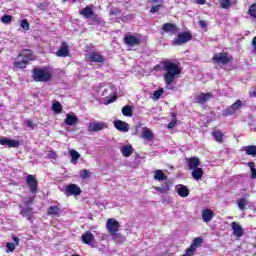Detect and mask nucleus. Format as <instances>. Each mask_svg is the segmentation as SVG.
Instances as JSON below:
<instances>
[{
	"label": "nucleus",
	"instance_id": "f8f14e48",
	"mask_svg": "<svg viewBox=\"0 0 256 256\" xmlns=\"http://www.w3.org/2000/svg\"><path fill=\"white\" fill-rule=\"evenodd\" d=\"M65 195H67V196L81 195V188L79 186H77L76 184H70V185L66 186Z\"/></svg>",
	"mask_w": 256,
	"mask_h": 256
},
{
	"label": "nucleus",
	"instance_id": "680f3d73",
	"mask_svg": "<svg viewBox=\"0 0 256 256\" xmlns=\"http://www.w3.org/2000/svg\"><path fill=\"white\" fill-rule=\"evenodd\" d=\"M250 96L251 97H256V88L252 92H250Z\"/></svg>",
	"mask_w": 256,
	"mask_h": 256
},
{
	"label": "nucleus",
	"instance_id": "0eeeda50",
	"mask_svg": "<svg viewBox=\"0 0 256 256\" xmlns=\"http://www.w3.org/2000/svg\"><path fill=\"white\" fill-rule=\"evenodd\" d=\"M212 62L217 65H227L229 63V56H227V53H216L212 58Z\"/></svg>",
	"mask_w": 256,
	"mask_h": 256
},
{
	"label": "nucleus",
	"instance_id": "052dcab7",
	"mask_svg": "<svg viewBox=\"0 0 256 256\" xmlns=\"http://www.w3.org/2000/svg\"><path fill=\"white\" fill-rule=\"evenodd\" d=\"M14 245H19V237L13 236Z\"/></svg>",
	"mask_w": 256,
	"mask_h": 256
},
{
	"label": "nucleus",
	"instance_id": "c9c22d12",
	"mask_svg": "<svg viewBox=\"0 0 256 256\" xmlns=\"http://www.w3.org/2000/svg\"><path fill=\"white\" fill-rule=\"evenodd\" d=\"M202 244H203V238L196 237L193 239L191 246L197 249V247H201Z\"/></svg>",
	"mask_w": 256,
	"mask_h": 256
},
{
	"label": "nucleus",
	"instance_id": "de8ad7c7",
	"mask_svg": "<svg viewBox=\"0 0 256 256\" xmlns=\"http://www.w3.org/2000/svg\"><path fill=\"white\" fill-rule=\"evenodd\" d=\"M224 117H229L230 115H235V110L230 106L229 108L225 109L223 112Z\"/></svg>",
	"mask_w": 256,
	"mask_h": 256
},
{
	"label": "nucleus",
	"instance_id": "9b49d317",
	"mask_svg": "<svg viewBox=\"0 0 256 256\" xmlns=\"http://www.w3.org/2000/svg\"><path fill=\"white\" fill-rule=\"evenodd\" d=\"M124 43L128 45V47H135V45H140L141 38L134 35H127L124 37Z\"/></svg>",
	"mask_w": 256,
	"mask_h": 256
},
{
	"label": "nucleus",
	"instance_id": "0e129e2a",
	"mask_svg": "<svg viewBox=\"0 0 256 256\" xmlns=\"http://www.w3.org/2000/svg\"><path fill=\"white\" fill-rule=\"evenodd\" d=\"M118 11L117 10H111L110 15H117Z\"/></svg>",
	"mask_w": 256,
	"mask_h": 256
},
{
	"label": "nucleus",
	"instance_id": "1a4fd4ad",
	"mask_svg": "<svg viewBox=\"0 0 256 256\" xmlns=\"http://www.w3.org/2000/svg\"><path fill=\"white\" fill-rule=\"evenodd\" d=\"M210 99H213L212 93H200L195 96V103H198V105H205Z\"/></svg>",
	"mask_w": 256,
	"mask_h": 256
},
{
	"label": "nucleus",
	"instance_id": "49530a36",
	"mask_svg": "<svg viewBox=\"0 0 256 256\" xmlns=\"http://www.w3.org/2000/svg\"><path fill=\"white\" fill-rule=\"evenodd\" d=\"M80 177L81 179H89V177H91V172L87 169H83L80 171Z\"/></svg>",
	"mask_w": 256,
	"mask_h": 256
},
{
	"label": "nucleus",
	"instance_id": "5fc2aeb1",
	"mask_svg": "<svg viewBox=\"0 0 256 256\" xmlns=\"http://www.w3.org/2000/svg\"><path fill=\"white\" fill-rule=\"evenodd\" d=\"M33 200H34V198H24V199H22V203H24V205H26V206H29V205H31V203H33Z\"/></svg>",
	"mask_w": 256,
	"mask_h": 256
},
{
	"label": "nucleus",
	"instance_id": "864d4df0",
	"mask_svg": "<svg viewBox=\"0 0 256 256\" xmlns=\"http://www.w3.org/2000/svg\"><path fill=\"white\" fill-rule=\"evenodd\" d=\"M163 93H165V90H163V88L156 90L154 92V99H161V95H163Z\"/></svg>",
	"mask_w": 256,
	"mask_h": 256
},
{
	"label": "nucleus",
	"instance_id": "6e6552de",
	"mask_svg": "<svg viewBox=\"0 0 256 256\" xmlns=\"http://www.w3.org/2000/svg\"><path fill=\"white\" fill-rule=\"evenodd\" d=\"M81 239L85 245H89L90 247H95V235L93 233L87 231L82 234Z\"/></svg>",
	"mask_w": 256,
	"mask_h": 256
},
{
	"label": "nucleus",
	"instance_id": "4d7b16f0",
	"mask_svg": "<svg viewBox=\"0 0 256 256\" xmlns=\"http://www.w3.org/2000/svg\"><path fill=\"white\" fill-rule=\"evenodd\" d=\"M252 53L256 55V36L252 40Z\"/></svg>",
	"mask_w": 256,
	"mask_h": 256
},
{
	"label": "nucleus",
	"instance_id": "37998d69",
	"mask_svg": "<svg viewBox=\"0 0 256 256\" xmlns=\"http://www.w3.org/2000/svg\"><path fill=\"white\" fill-rule=\"evenodd\" d=\"M221 9H229L231 7V0H220Z\"/></svg>",
	"mask_w": 256,
	"mask_h": 256
},
{
	"label": "nucleus",
	"instance_id": "f257e3e1",
	"mask_svg": "<svg viewBox=\"0 0 256 256\" xmlns=\"http://www.w3.org/2000/svg\"><path fill=\"white\" fill-rule=\"evenodd\" d=\"M163 71L166 72L164 74V82L166 85H173V83H175V79L181 75V69L172 61L163 62Z\"/></svg>",
	"mask_w": 256,
	"mask_h": 256
},
{
	"label": "nucleus",
	"instance_id": "dca6fc26",
	"mask_svg": "<svg viewBox=\"0 0 256 256\" xmlns=\"http://www.w3.org/2000/svg\"><path fill=\"white\" fill-rule=\"evenodd\" d=\"M57 57H69V45L67 42H62L60 49L56 51Z\"/></svg>",
	"mask_w": 256,
	"mask_h": 256
},
{
	"label": "nucleus",
	"instance_id": "5701e85b",
	"mask_svg": "<svg viewBox=\"0 0 256 256\" xmlns=\"http://www.w3.org/2000/svg\"><path fill=\"white\" fill-rule=\"evenodd\" d=\"M240 150L250 157H256V145L243 146Z\"/></svg>",
	"mask_w": 256,
	"mask_h": 256
},
{
	"label": "nucleus",
	"instance_id": "bb28decb",
	"mask_svg": "<svg viewBox=\"0 0 256 256\" xmlns=\"http://www.w3.org/2000/svg\"><path fill=\"white\" fill-rule=\"evenodd\" d=\"M19 209L20 210V215H22V217H31V214L33 213V208H31L30 206H26L23 208V205H19Z\"/></svg>",
	"mask_w": 256,
	"mask_h": 256
},
{
	"label": "nucleus",
	"instance_id": "a19ab883",
	"mask_svg": "<svg viewBox=\"0 0 256 256\" xmlns=\"http://www.w3.org/2000/svg\"><path fill=\"white\" fill-rule=\"evenodd\" d=\"M232 109H234V112L237 113L241 107H243V102L241 100L236 101L234 104L231 105Z\"/></svg>",
	"mask_w": 256,
	"mask_h": 256
},
{
	"label": "nucleus",
	"instance_id": "a211bd4d",
	"mask_svg": "<svg viewBox=\"0 0 256 256\" xmlns=\"http://www.w3.org/2000/svg\"><path fill=\"white\" fill-rule=\"evenodd\" d=\"M0 145L17 148V147H19L20 143H19V140L2 138V139H0Z\"/></svg>",
	"mask_w": 256,
	"mask_h": 256
},
{
	"label": "nucleus",
	"instance_id": "72a5a7b5",
	"mask_svg": "<svg viewBox=\"0 0 256 256\" xmlns=\"http://www.w3.org/2000/svg\"><path fill=\"white\" fill-rule=\"evenodd\" d=\"M27 65H29V63L26 62L24 59L14 62V67H16V69H25Z\"/></svg>",
	"mask_w": 256,
	"mask_h": 256
},
{
	"label": "nucleus",
	"instance_id": "bf43d9fd",
	"mask_svg": "<svg viewBox=\"0 0 256 256\" xmlns=\"http://www.w3.org/2000/svg\"><path fill=\"white\" fill-rule=\"evenodd\" d=\"M195 3L197 5H205V3H207V0H195Z\"/></svg>",
	"mask_w": 256,
	"mask_h": 256
},
{
	"label": "nucleus",
	"instance_id": "423d86ee",
	"mask_svg": "<svg viewBox=\"0 0 256 256\" xmlns=\"http://www.w3.org/2000/svg\"><path fill=\"white\" fill-rule=\"evenodd\" d=\"M87 129L90 133H99V131H103V129H107V123L90 122L88 123Z\"/></svg>",
	"mask_w": 256,
	"mask_h": 256
},
{
	"label": "nucleus",
	"instance_id": "4be33fe9",
	"mask_svg": "<svg viewBox=\"0 0 256 256\" xmlns=\"http://www.w3.org/2000/svg\"><path fill=\"white\" fill-rule=\"evenodd\" d=\"M187 165L189 169H198L199 165H201V162L199 161V158L191 157L187 159Z\"/></svg>",
	"mask_w": 256,
	"mask_h": 256
},
{
	"label": "nucleus",
	"instance_id": "b1692460",
	"mask_svg": "<svg viewBox=\"0 0 256 256\" xmlns=\"http://www.w3.org/2000/svg\"><path fill=\"white\" fill-rule=\"evenodd\" d=\"M176 191L179 197H189V188H187V186L185 185H177Z\"/></svg>",
	"mask_w": 256,
	"mask_h": 256
},
{
	"label": "nucleus",
	"instance_id": "603ef678",
	"mask_svg": "<svg viewBox=\"0 0 256 256\" xmlns=\"http://www.w3.org/2000/svg\"><path fill=\"white\" fill-rule=\"evenodd\" d=\"M20 27H22L24 31H29V21H27V19H23L21 21Z\"/></svg>",
	"mask_w": 256,
	"mask_h": 256
},
{
	"label": "nucleus",
	"instance_id": "393cba45",
	"mask_svg": "<svg viewBox=\"0 0 256 256\" xmlns=\"http://www.w3.org/2000/svg\"><path fill=\"white\" fill-rule=\"evenodd\" d=\"M214 216L215 214L212 212L211 209H204L202 211V219L204 223H209V221H211Z\"/></svg>",
	"mask_w": 256,
	"mask_h": 256
},
{
	"label": "nucleus",
	"instance_id": "e2e57ef3",
	"mask_svg": "<svg viewBox=\"0 0 256 256\" xmlns=\"http://www.w3.org/2000/svg\"><path fill=\"white\" fill-rule=\"evenodd\" d=\"M160 69H161V66H160V65L154 66V71H159Z\"/></svg>",
	"mask_w": 256,
	"mask_h": 256
},
{
	"label": "nucleus",
	"instance_id": "f704fd0d",
	"mask_svg": "<svg viewBox=\"0 0 256 256\" xmlns=\"http://www.w3.org/2000/svg\"><path fill=\"white\" fill-rule=\"evenodd\" d=\"M142 137L143 139H146L147 141H149L153 139V132H151V130H149L148 128H144L142 132Z\"/></svg>",
	"mask_w": 256,
	"mask_h": 256
},
{
	"label": "nucleus",
	"instance_id": "e433bc0d",
	"mask_svg": "<svg viewBox=\"0 0 256 256\" xmlns=\"http://www.w3.org/2000/svg\"><path fill=\"white\" fill-rule=\"evenodd\" d=\"M212 135L217 143H221L223 141V134L221 131H215L212 133Z\"/></svg>",
	"mask_w": 256,
	"mask_h": 256
},
{
	"label": "nucleus",
	"instance_id": "20e7f679",
	"mask_svg": "<svg viewBox=\"0 0 256 256\" xmlns=\"http://www.w3.org/2000/svg\"><path fill=\"white\" fill-rule=\"evenodd\" d=\"M96 93L98 97H104L108 104L115 101V96H113L115 95V88L111 85L99 84L96 89Z\"/></svg>",
	"mask_w": 256,
	"mask_h": 256
},
{
	"label": "nucleus",
	"instance_id": "ddd939ff",
	"mask_svg": "<svg viewBox=\"0 0 256 256\" xmlns=\"http://www.w3.org/2000/svg\"><path fill=\"white\" fill-rule=\"evenodd\" d=\"M87 59L91 63H103L105 61V58L99 52H90Z\"/></svg>",
	"mask_w": 256,
	"mask_h": 256
},
{
	"label": "nucleus",
	"instance_id": "ea45409f",
	"mask_svg": "<svg viewBox=\"0 0 256 256\" xmlns=\"http://www.w3.org/2000/svg\"><path fill=\"white\" fill-rule=\"evenodd\" d=\"M248 167H250L251 178H252V179H256L255 162H248Z\"/></svg>",
	"mask_w": 256,
	"mask_h": 256
},
{
	"label": "nucleus",
	"instance_id": "f03ea898",
	"mask_svg": "<svg viewBox=\"0 0 256 256\" xmlns=\"http://www.w3.org/2000/svg\"><path fill=\"white\" fill-rule=\"evenodd\" d=\"M106 227H107L108 233H110L115 243H123L125 241V237H123V235L119 233V227H121V225L119 224V221L113 218H110L106 222Z\"/></svg>",
	"mask_w": 256,
	"mask_h": 256
},
{
	"label": "nucleus",
	"instance_id": "a18cd8bd",
	"mask_svg": "<svg viewBox=\"0 0 256 256\" xmlns=\"http://www.w3.org/2000/svg\"><path fill=\"white\" fill-rule=\"evenodd\" d=\"M1 21L5 25H9V23H11V21H13V16H11V15H4V16H2Z\"/></svg>",
	"mask_w": 256,
	"mask_h": 256
},
{
	"label": "nucleus",
	"instance_id": "c85d7f7f",
	"mask_svg": "<svg viewBox=\"0 0 256 256\" xmlns=\"http://www.w3.org/2000/svg\"><path fill=\"white\" fill-rule=\"evenodd\" d=\"M192 177L195 179V181H201L203 177V169L201 168H194L192 170Z\"/></svg>",
	"mask_w": 256,
	"mask_h": 256
},
{
	"label": "nucleus",
	"instance_id": "cd10ccee",
	"mask_svg": "<svg viewBox=\"0 0 256 256\" xmlns=\"http://www.w3.org/2000/svg\"><path fill=\"white\" fill-rule=\"evenodd\" d=\"M120 151H121L123 157H131L133 155V146L124 145V146H122Z\"/></svg>",
	"mask_w": 256,
	"mask_h": 256
},
{
	"label": "nucleus",
	"instance_id": "3c124183",
	"mask_svg": "<svg viewBox=\"0 0 256 256\" xmlns=\"http://www.w3.org/2000/svg\"><path fill=\"white\" fill-rule=\"evenodd\" d=\"M177 125V116L172 114V121L168 124V129H173Z\"/></svg>",
	"mask_w": 256,
	"mask_h": 256
},
{
	"label": "nucleus",
	"instance_id": "09e8293b",
	"mask_svg": "<svg viewBox=\"0 0 256 256\" xmlns=\"http://www.w3.org/2000/svg\"><path fill=\"white\" fill-rule=\"evenodd\" d=\"M15 243H13V242H8L7 244H6V249H7V253H13L14 251H15Z\"/></svg>",
	"mask_w": 256,
	"mask_h": 256
},
{
	"label": "nucleus",
	"instance_id": "774afa93",
	"mask_svg": "<svg viewBox=\"0 0 256 256\" xmlns=\"http://www.w3.org/2000/svg\"><path fill=\"white\" fill-rule=\"evenodd\" d=\"M74 2L77 1V0H73Z\"/></svg>",
	"mask_w": 256,
	"mask_h": 256
},
{
	"label": "nucleus",
	"instance_id": "7c9ffc66",
	"mask_svg": "<svg viewBox=\"0 0 256 256\" xmlns=\"http://www.w3.org/2000/svg\"><path fill=\"white\" fill-rule=\"evenodd\" d=\"M154 179L156 181H165L167 180V176L163 173V170H156L154 174Z\"/></svg>",
	"mask_w": 256,
	"mask_h": 256
},
{
	"label": "nucleus",
	"instance_id": "39448f33",
	"mask_svg": "<svg viewBox=\"0 0 256 256\" xmlns=\"http://www.w3.org/2000/svg\"><path fill=\"white\" fill-rule=\"evenodd\" d=\"M193 39V36L189 32H181L178 34L177 39L172 42V45H185V43H189Z\"/></svg>",
	"mask_w": 256,
	"mask_h": 256
},
{
	"label": "nucleus",
	"instance_id": "412c9836",
	"mask_svg": "<svg viewBox=\"0 0 256 256\" xmlns=\"http://www.w3.org/2000/svg\"><path fill=\"white\" fill-rule=\"evenodd\" d=\"M162 31H164V33H170V35H175V33H177V26L175 24L165 23L162 26Z\"/></svg>",
	"mask_w": 256,
	"mask_h": 256
},
{
	"label": "nucleus",
	"instance_id": "6e6d98bb",
	"mask_svg": "<svg viewBox=\"0 0 256 256\" xmlns=\"http://www.w3.org/2000/svg\"><path fill=\"white\" fill-rule=\"evenodd\" d=\"M160 9H161V5L152 6L150 13H159Z\"/></svg>",
	"mask_w": 256,
	"mask_h": 256
},
{
	"label": "nucleus",
	"instance_id": "8fccbe9b",
	"mask_svg": "<svg viewBox=\"0 0 256 256\" xmlns=\"http://www.w3.org/2000/svg\"><path fill=\"white\" fill-rule=\"evenodd\" d=\"M26 127H28V129H35V127H37V125L35 123H33V120L31 119H27L24 121Z\"/></svg>",
	"mask_w": 256,
	"mask_h": 256
},
{
	"label": "nucleus",
	"instance_id": "7ed1b4c3",
	"mask_svg": "<svg viewBox=\"0 0 256 256\" xmlns=\"http://www.w3.org/2000/svg\"><path fill=\"white\" fill-rule=\"evenodd\" d=\"M51 70L47 67H36L32 70V79L37 83H47V81H51Z\"/></svg>",
	"mask_w": 256,
	"mask_h": 256
},
{
	"label": "nucleus",
	"instance_id": "69168bd1",
	"mask_svg": "<svg viewBox=\"0 0 256 256\" xmlns=\"http://www.w3.org/2000/svg\"><path fill=\"white\" fill-rule=\"evenodd\" d=\"M162 0H152L153 3H161Z\"/></svg>",
	"mask_w": 256,
	"mask_h": 256
},
{
	"label": "nucleus",
	"instance_id": "58836bf2",
	"mask_svg": "<svg viewBox=\"0 0 256 256\" xmlns=\"http://www.w3.org/2000/svg\"><path fill=\"white\" fill-rule=\"evenodd\" d=\"M248 15H250V17H253V19H256V3L252 4L249 7Z\"/></svg>",
	"mask_w": 256,
	"mask_h": 256
},
{
	"label": "nucleus",
	"instance_id": "c03bdc74",
	"mask_svg": "<svg viewBox=\"0 0 256 256\" xmlns=\"http://www.w3.org/2000/svg\"><path fill=\"white\" fill-rule=\"evenodd\" d=\"M245 205H247V200H245V198L238 200V209H240V211H245Z\"/></svg>",
	"mask_w": 256,
	"mask_h": 256
},
{
	"label": "nucleus",
	"instance_id": "79ce46f5",
	"mask_svg": "<svg viewBox=\"0 0 256 256\" xmlns=\"http://www.w3.org/2000/svg\"><path fill=\"white\" fill-rule=\"evenodd\" d=\"M195 251H197V248L190 245V247L188 249H186V253L183 254L182 256H194Z\"/></svg>",
	"mask_w": 256,
	"mask_h": 256
},
{
	"label": "nucleus",
	"instance_id": "2f4dec72",
	"mask_svg": "<svg viewBox=\"0 0 256 256\" xmlns=\"http://www.w3.org/2000/svg\"><path fill=\"white\" fill-rule=\"evenodd\" d=\"M171 188V184L169 183H164L161 187H154L155 191H159V193H168L169 189Z\"/></svg>",
	"mask_w": 256,
	"mask_h": 256
},
{
	"label": "nucleus",
	"instance_id": "473e14b6",
	"mask_svg": "<svg viewBox=\"0 0 256 256\" xmlns=\"http://www.w3.org/2000/svg\"><path fill=\"white\" fill-rule=\"evenodd\" d=\"M122 115H124V117H133V108L129 105L124 106L122 108Z\"/></svg>",
	"mask_w": 256,
	"mask_h": 256
},
{
	"label": "nucleus",
	"instance_id": "c756f323",
	"mask_svg": "<svg viewBox=\"0 0 256 256\" xmlns=\"http://www.w3.org/2000/svg\"><path fill=\"white\" fill-rule=\"evenodd\" d=\"M69 154L71 156V163H73V165H77V161H79V157H81V154L73 149L69 151Z\"/></svg>",
	"mask_w": 256,
	"mask_h": 256
},
{
	"label": "nucleus",
	"instance_id": "4c0bfd02",
	"mask_svg": "<svg viewBox=\"0 0 256 256\" xmlns=\"http://www.w3.org/2000/svg\"><path fill=\"white\" fill-rule=\"evenodd\" d=\"M52 110L54 113H61V111H63V106L59 102H55L52 105Z\"/></svg>",
	"mask_w": 256,
	"mask_h": 256
},
{
	"label": "nucleus",
	"instance_id": "338daca9",
	"mask_svg": "<svg viewBox=\"0 0 256 256\" xmlns=\"http://www.w3.org/2000/svg\"><path fill=\"white\" fill-rule=\"evenodd\" d=\"M53 157H57V154L53 153Z\"/></svg>",
	"mask_w": 256,
	"mask_h": 256
},
{
	"label": "nucleus",
	"instance_id": "f3484780",
	"mask_svg": "<svg viewBox=\"0 0 256 256\" xmlns=\"http://www.w3.org/2000/svg\"><path fill=\"white\" fill-rule=\"evenodd\" d=\"M19 57H22V59L29 63V61H34L35 55L33 54V51L29 49L22 50Z\"/></svg>",
	"mask_w": 256,
	"mask_h": 256
},
{
	"label": "nucleus",
	"instance_id": "2eb2a0df",
	"mask_svg": "<svg viewBox=\"0 0 256 256\" xmlns=\"http://www.w3.org/2000/svg\"><path fill=\"white\" fill-rule=\"evenodd\" d=\"M114 127L121 131V133H127L129 131V124L122 120H115L114 121Z\"/></svg>",
	"mask_w": 256,
	"mask_h": 256
},
{
	"label": "nucleus",
	"instance_id": "a878e982",
	"mask_svg": "<svg viewBox=\"0 0 256 256\" xmlns=\"http://www.w3.org/2000/svg\"><path fill=\"white\" fill-rule=\"evenodd\" d=\"M47 215H50L51 217H59V215H61V207L50 206L47 210Z\"/></svg>",
	"mask_w": 256,
	"mask_h": 256
},
{
	"label": "nucleus",
	"instance_id": "4468645a",
	"mask_svg": "<svg viewBox=\"0 0 256 256\" xmlns=\"http://www.w3.org/2000/svg\"><path fill=\"white\" fill-rule=\"evenodd\" d=\"M79 15H82L84 19H90V17H95V12H93V6L88 5L85 8L79 10Z\"/></svg>",
	"mask_w": 256,
	"mask_h": 256
},
{
	"label": "nucleus",
	"instance_id": "6ab92c4d",
	"mask_svg": "<svg viewBox=\"0 0 256 256\" xmlns=\"http://www.w3.org/2000/svg\"><path fill=\"white\" fill-rule=\"evenodd\" d=\"M64 123L68 125L69 127H72L73 125H77L79 123V118L75 116V114H66V118L64 120Z\"/></svg>",
	"mask_w": 256,
	"mask_h": 256
},
{
	"label": "nucleus",
	"instance_id": "9d476101",
	"mask_svg": "<svg viewBox=\"0 0 256 256\" xmlns=\"http://www.w3.org/2000/svg\"><path fill=\"white\" fill-rule=\"evenodd\" d=\"M26 184L32 193H37L38 183L37 179H35V176L29 174L26 178Z\"/></svg>",
	"mask_w": 256,
	"mask_h": 256
},
{
	"label": "nucleus",
	"instance_id": "aec40b11",
	"mask_svg": "<svg viewBox=\"0 0 256 256\" xmlns=\"http://www.w3.org/2000/svg\"><path fill=\"white\" fill-rule=\"evenodd\" d=\"M231 228L233 230V235L235 237H243V228L241 227V225H239V223L237 222H232L231 223Z\"/></svg>",
	"mask_w": 256,
	"mask_h": 256
},
{
	"label": "nucleus",
	"instance_id": "13d9d810",
	"mask_svg": "<svg viewBox=\"0 0 256 256\" xmlns=\"http://www.w3.org/2000/svg\"><path fill=\"white\" fill-rule=\"evenodd\" d=\"M199 25H200L201 29H206L207 28V22H205L204 20H200Z\"/></svg>",
	"mask_w": 256,
	"mask_h": 256
}]
</instances>
